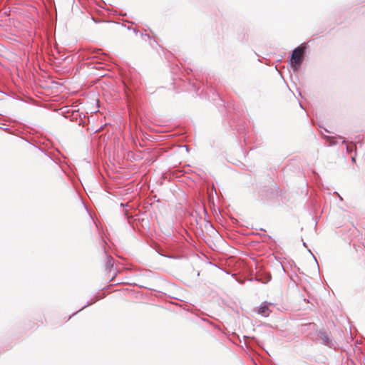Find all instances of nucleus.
<instances>
[{"label": "nucleus", "instance_id": "1", "mask_svg": "<svg viewBox=\"0 0 365 365\" xmlns=\"http://www.w3.org/2000/svg\"><path fill=\"white\" fill-rule=\"evenodd\" d=\"M304 51L305 47L304 46H299L293 51L290 61L292 66L295 69L299 68L302 63Z\"/></svg>", "mask_w": 365, "mask_h": 365}, {"label": "nucleus", "instance_id": "3", "mask_svg": "<svg viewBox=\"0 0 365 365\" xmlns=\"http://www.w3.org/2000/svg\"><path fill=\"white\" fill-rule=\"evenodd\" d=\"M354 147V145H353V144L349 145L347 146V150L351 152Z\"/></svg>", "mask_w": 365, "mask_h": 365}, {"label": "nucleus", "instance_id": "2", "mask_svg": "<svg viewBox=\"0 0 365 365\" xmlns=\"http://www.w3.org/2000/svg\"><path fill=\"white\" fill-rule=\"evenodd\" d=\"M257 312L263 317H268L269 315L270 310L268 305L263 304L259 307Z\"/></svg>", "mask_w": 365, "mask_h": 365}]
</instances>
